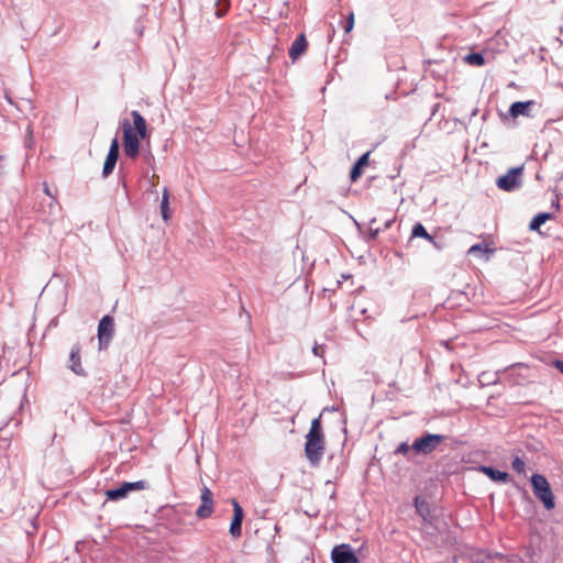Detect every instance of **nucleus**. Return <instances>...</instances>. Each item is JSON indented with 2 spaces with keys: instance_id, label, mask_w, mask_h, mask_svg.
<instances>
[{
  "instance_id": "f257e3e1",
  "label": "nucleus",
  "mask_w": 563,
  "mask_h": 563,
  "mask_svg": "<svg viewBox=\"0 0 563 563\" xmlns=\"http://www.w3.org/2000/svg\"><path fill=\"white\" fill-rule=\"evenodd\" d=\"M133 124L124 120L122 122V141L124 154L132 159H135L140 154V141L148 136L147 124L143 115L133 110L131 112Z\"/></svg>"
},
{
  "instance_id": "f03ea898",
  "label": "nucleus",
  "mask_w": 563,
  "mask_h": 563,
  "mask_svg": "<svg viewBox=\"0 0 563 563\" xmlns=\"http://www.w3.org/2000/svg\"><path fill=\"white\" fill-rule=\"evenodd\" d=\"M325 451V437L322 430L321 416L311 421L306 434L305 455L311 466L320 465Z\"/></svg>"
},
{
  "instance_id": "7ed1b4c3",
  "label": "nucleus",
  "mask_w": 563,
  "mask_h": 563,
  "mask_svg": "<svg viewBox=\"0 0 563 563\" xmlns=\"http://www.w3.org/2000/svg\"><path fill=\"white\" fill-rule=\"evenodd\" d=\"M530 481L534 496L543 504L545 509H553L555 506L554 496L547 478L543 475L533 474Z\"/></svg>"
},
{
  "instance_id": "20e7f679",
  "label": "nucleus",
  "mask_w": 563,
  "mask_h": 563,
  "mask_svg": "<svg viewBox=\"0 0 563 563\" xmlns=\"http://www.w3.org/2000/svg\"><path fill=\"white\" fill-rule=\"evenodd\" d=\"M523 167H512L505 175L496 180L497 187L503 191H514L521 186V175Z\"/></svg>"
},
{
  "instance_id": "39448f33",
  "label": "nucleus",
  "mask_w": 563,
  "mask_h": 563,
  "mask_svg": "<svg viewBox=\"0 0 563 563\" xmlns=\"http://www.w3.org/2000/svg\"><path fill=\"white\" fill-rule=\"evenodd\" d=\"M443 441V435L427 433L416 439L411 449L417 453L427 455L433 452Z\"/></svg>"
},
{
  "instance_id": "423d86ee",
  "label": "nucleus",
  "mask_w": 563,
  "mask_h": 563,
  "mask_svg": "<svg viewBox=\"0 0 563 563\" xmlns=\"http://www.w3.org/2000/svg\"><path fill=\"white\" fill-rule=\"evenodd\" d=\"M148 488L146 481L125 482L119 488L106 490V496L109 500H119L125 498L130 492L144 490Z\"/></svg>"
},
{
  "instance_id": "0eeeda50",
  "label": "nucleus",
  "mask_w": 563,
  "mask_h": 563,
  "mask_svg": "<svg viewBox=\"0 0 563 563\" xmlns=\"http://www.w3.org/2000/svg\"><path fill=\"white\" fill-rule=\"evenodd\" d=\"M114 334V320L110 316L101 318L98 325L99 349H106Z\"/></svg>"
},
{
  "instance_id": "6e6552de",
  "label": "nucleus",
  "mask_w": 563,
  "mask_h": 563,
  "mask_svg": "<svg viewBox=\"0 0 563 563\" xmlns=\"http://www.w3.org/2000/svg\"><path fill=\"white\" fill-rule=\"evenodd\" d=\"M201 504L196 510V516L200 519L209 518L214 510V503H213V494L212 492L207 487L203 486L201 488Z\"/></svg>"
},
{
  "instance_id": "1a4fd4ad",
  "label": "nucleus",
  "mask_w": 563,
  "mask_h": 563,
  "mask_svg": "<svg viewBox=\"0 0 563 563\" xmlns=\"http://www.w3.org/2000/svg\"><path fill=\"white\" fill-rule=\"evenodd\" d=\"M333 563H358L355 553L347 544H341L333 548L331 552Z\"/></svg>"
},
{
  "instance_id": "9d476101",
  "label": "nucleus",
  "mask_w": 563,
  "mask_h": 563,
  "mask_svg": "<svg viewBox=\"0 0 563 563\" xmlns=\"http://www.w3.org/2000/svg\"><path fill=\"white\" fill-rule=\"evenodd\" d=\"M233 506V518L230 525V534L233 538H240L242 534V522L244 518V512L240 504L233 499L232 500Z\"/></svg>"
},
{
  "instance_id": "9b49d317",
  "label": "nucleus",
  "mask_w": 563,
  "mask_h": 563,
  "mask_svg": "<svg viewBox=\"0 0 563 563\" xmlns=\"http://www.w3.org/2000/svg\"><path fill=\"white\" fill-rule=\"evenodd\" d=\"M118 158H119V142L117 139H113L111 142L108 155L106 157L104 164H103V169H102L103 177H108L110 174H112V172L115 167V164L118 162Z\"/></svg>"
},
{
  "instance_id": "f8f14e48",
  "label": "nucleus",
  "mask_w": 563,
  "mask_h": 563,
  "mask_svg": "<svg viewBox=\"0 0 563 563\" xmlns=\"http://www.w3.org/2000/svg\"><path fill=\"white\" fill-rule=\"evenodd\" d=\"M308 48V41L303 33H301L291 44L288 55L292 63L300 58Z\"/></svg>"
},
{
  "instance_id": "ddd939ff",
  "label": "nucleus",
  "mask_w": 563,
  "mask_h": 563,
  "mask_svg": "<svg viewBox=\"0 0 563 563\" xmlns=\"http://www.w3.org/2000/svg\"><path fill=\"white\" fill-rule=\"evenodd\" d=\"M533 106V101H517L514 102L509 108V114L511 118L517 119L520 115L529 117L530 115V108Z\"/></svg>"
},
{
  "instance_id": "4468645a",
  "label": "nucleus",
  "mask_w": 563,
  "mask_h": 563,
  "mask_svg": "<svg viewBox=\"0 0 563 563\" xmlns=\"http://www.w3.org/2000/svg\"><path fill=\"white\" fill-rule=\"evenodd\" d=\"M369 152L363 154L355 165L352 167L350 178L352 181H356L363 174V168L368 165Z\"/></svg>"
},
{
  "instance_id": "2eb2a0df",
  "label": "nucleus",
  "mask_w": 563,
  "mask_h": 563,
  "mask_svg": "<svg viewBox=\"0 0 563 563\" xmlns=\"http://www.w3.org/2000/svg\"><path fill=\"white\" fill-rule=\"evenodd\" d=\"M70 369L76 373L77 375H84L85 371L81 365V357H80V349L79 346H74L70 352Z\"/></svg>"
},
{
  "instance_id": "dca6fc26",
  "label": "nucleus",
  "mask_w": 563,
  "mask_h": 563,
  "mask_svg": "<svg viewBox=\"0 0 563 563\" xmlns=\"http://www.w3.org/2000/svg\"><path fill=\"white\" fill-rule=\"evenodd\" d=\"M551 219V213H548V212H542V213H538L530 222L529 224V229L531 231H538L540 234L542 235H547L549 236L550 233L549 232H542L540 230L541 225L544 224L548 220Z\"/></svg>"
},
{
  "instance_id": "f3484780",
  "label": "nucleus",
  "mask_w": 563,
  "mask_h": 563,
  "mask_svg": "<svg viewBox=\"0 0 563 563\" xmlns=\"http://www.w3.org/2000/svg\"><path fill=\"white\" fill-rule=\"evenodd\" d=\"M481 472L487 475L494 482L506 483L509 478L508 473L495 470L489 466H482Z\"/></svg>"
},
{
  "instance_id": "a211bd4d",
  "label": "nucleus",
  "mask_w": 563,
  "mask_h": 563,
  "mask_svg": "<svg viewBox=\"0 0 563 563\" xmlns=\"http://www.w3.org/2000/svg\"><path fill=\"white\" fill-rule=\"evenodd\" d=\"M411 238H422L432 243L437 249H440V245L438 244L435 239L427 232L426 228L421 223H416L413 225L411 231Z\"/></svg>"
},
{
  "instance_id": "6ab92c4d",
  "label": "nucleus",
  "mask_w": 563,
  "mask_h": 563,
  "mask_svg": "<svg viewBox=\"0 0 563 563\" xmlns=\"http://www.w3.org/2000/svg\"><path fill=\"white\" fill-rule=\"evenodd\" d=\"M161 211L163 219L167 222L170 218V211H169V192L168 189L165 188L163 190V197L161 202Z\"/></svg>"
},
{
  "instance_id": "aec40b11",
  "label": "nucleus",
  "mask_w": 563,
  "mask_h": 563,
  "mask_svg": "<svg viewBox=\"0 0 563 563\" xmlns=\"http://www.w3.org/2000/svg\"><path fill=\"white\" fill-rule=\"evenodd\" d=\"M230 0H217L216 1V15L217 18H222L228 12H229V9H230Z\"/></svg>"
},
{
  "instance_id": "412c9836",
  "label": "nucleus",
  "mask_w": 563,
  "mask_h": 563,
  "mask_svg": "<svg viewBox=\"0 0 563 563\" xmlns=\"http://www.w3.org/2000/svg\"><path fill=\"white\" fill-rule=\"evenodd\" d=\"M465 62L474 66H483L485 64L483 55L478 53H472L466 55Z\"/></svg>"
},
{
  "instance_id": "4be33fe9",
  "label": "nucleus",
  "mask_w": 563,
  "mask_h": 563,
  "mask_svg": "<svg viewBox=\"0 0 563 563\" xmlns=\"http://www.w3.org/2000/svg\"><path fill=\"white\" fill-rule=\"evenodd\" d=\"M512 470L518 474L526 473V463L519 456H516L511 463Z\"/></svg>"
},
{
  "instance_id": "5701e85b",
  "label": "nucleus",
  "mask_w": 563,
  "mask_h": 563,
  "mask_svg": "<svg viewBox=\"0 0 563 563\" xmlns=\"http://www.w3.org/2000/svg\"><path fill=\"white\" fill-rule=\"evenodd\" d=\"M492 252L486 244H474L470 247L468 254H486Z\"/></svg>"
},
{
  "instance_id": "b1692460",
  "label": "nucleus",
  "mask_w": 563,
  "mask_h": 563,
  "mask_svg": "<svg viewBox=\"0 0 563 563\" xmlns=\"http://www.w3.org/2000/svg\"><path fill=\"white\" fill-rule=\"evenodd\" d=\"M354 23H355L354 13L351 12L349 14L347 19H346V23H345V26H344L345 33H350L353 30Z\"/></svg>"
},
{
  "instance_id": "393cba45",
  "label": "nucleus",
  "mask_w": 563,
  "mask_h": 563,
  "mask_svg": "<svg viewBox=\"0 0 563 563\" xmlns=\"http://www.w3.org/2000/svg\"><path fill=\"white\" fill-rule=\"evenodd\" d=\"M410 450V446L407 444V443H401L397 450H396V453H400V454H404L406 455Z\"/></svg>"
},
{
  "instance_id": "a878e982",
  "label": "nucleus",
  "mask_w": 563,
  "mask_h": 563,
  "mask_svg": "<svg viewBox=\"0 0 563 563\" xmlns=\"http://www.w3.org/2000/svg\"><path fill=\"white\" fill-rule=\"evenodd\" d=\"M375 223H376V219H373L371 221V231L373 232V235H376L380 231L379 227H374Z\"/></svg>"
},
{
  "instance_id": "bb28decb",
  "label": "nucleus",
  "mask_w": 563,
  "mask_h": 563,
  "mask_svg": "<svg viewBox=\"0 0 563 563\" xmlns=\"http://www.w3.org/2000/svg\"><path fill=\"white\" fill-rule=\"evenodd\" d=\"M554 365L561 373H563V361H555Z\"/></svg>"
},
{
  "instance_id": "cd10ccee",
  "label": "nucleus",
  "mask_w": 563,
  "mask_h": 563,
  "mask_svg": "<svg viewBox=\"0 0 563 563\" xmlns=\"http://www.w3.org/2000/svg\"><path fill=\"white\" fill-rule=\"evenodd\" d=\"M44 191H45V194H46L47 196H49V197L54 198L53 194L51 192L49 187H48L46 184L44 185Z\"/></svg>"
},
{
  "instance_id": "c85d7f7f",
  "label": "nucleus",
  "mask_w": 563,
  "mask_h": 563,
  "mask_svg": "<svg viewBox=\"0 0 563 563\" xmlns=\"http://www.w3.org/2000/svg\"><path fill=\"white\" fill-rule=\"evenodd\" d=\"M393 221H394V219H391V220H387V221L385 222V225H384V227H385V229L389 228Z\"/></svg>"
}]
</instances>
